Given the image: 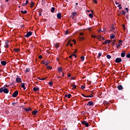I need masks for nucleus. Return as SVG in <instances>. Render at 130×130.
<instances>
[{
  "mask_svg": "<svg viewBox=\"0 0 130 130\" xmlns=\"http://www.w3.org/2000/svg\"><path fill=\"white\" fill-rule=\"evenodd\" d=\"M3 92L6 94H8V93H9V89L5 87H2L0 88V93H3Z\"/></svg>",
  "mask_w": 130,
  "mask_h": 130,
  "instance_id": "1",
  "label": "nucleus"
},
{
  "mask_svg": "<svg viewBox=\"0 0 130 130\" xmlns=\"http://www.w3.org/2000/svg\"><path fill=\"white\" fill-rule=\"evenodd\" d=\"M82 124H84V125H85V126H86V127H88V126H89V123L86 122L85 121H82Z\"/></svg>",
  "mask_w": 130,
  "mask_h": 130,
  "instance_id": "2",
  "label": "nucleus"
},
{
  "mask_svg": "<svg viewBox=\"0 0 130 130\" xmlns=\"http://www.w3.org/2000/svg\"><path fill=\"white\" fill-rule=\"evenodd\" d=\"M18 93H19V92H18V91H14V92L12 94V96H13V97H17V96H18Z\"/></svg>",
  "mask_w": 130,
  "mask_h": 130,
  "instance_id": "3",
  "label": "nucleus"
},
{
  "mask_svg": "<svg viewBox=\"0 0 130 130\" xmlns=\"http://www.w3.org/2000/svg\"><path fill=\"white\" fill-rule=\"evenodd\" d=\"M115 62H117V63H118L119 62H121V58H116Z\"/></svg>",
  "mask_w": 130,
  "mask_h": 130,
  "instance_id": "4",
  "label": "nucleus"
},
{
  "mask_svg": "<svg viewBox=\"0 0 130 130\" xmlns=\"http://www.w3.org/2000/svg\"><path fill=\"white\" fill-rule=\"evenodd\" d=\"M32 35V32L29 31L27 33V34L25 36V37H30Z\"/></svg>",
  "mask_w": 130,
  "mask_h": 130,
  "instance_id": "5",
  "label": "nucleus"
},
{
  "mask_svg": "<svg viewBox=\"0 0 130 130\" xmlns=\"http://www.w3.org/2000/svg\"><path fill=\"white\" fill-rule=\"evenodd\" d=\"M16 81L17 83H21L22 82V79L19 77L16 78Z\"/></svg>",
  "mask_w": 130,
  "mask_h": 130,
  "instance_id": "6",
  "label": "nucleus"
},
{
  "mask_svg": "<svg viewBox=\"0 0 130 130\" xmlns=\"http://www.w3.org/2000/svg\"><path fill=\"white\" fill-rule=\"evenodd\" d=\"M4 47H5V48H8L9 47V42L8 41H6L5 42V45L4 46Z\"/></svg>",
  "mask_w": 130,
  "mask_h": 130,
  "instance_id": "7",
  "label": "nucleus"
},
{
  "mask_svg": "<svg viewBox=\"0 0 130 130\" xmlns=\"http://www.w3.org/2000/svg\"><path fill=\"white\" fill-rule=\"evenodd\" d=\"M110 42H111V41H110V40H108L105 41V42L103 43V44L104 45H105V44H107V43H110Z\"/></svg>",
  "mask_w": 130,
  "mask_h": 130,
  "instance_id": "8",
  "label": "nucleus"
},
{
  "mask_svg": "<svg viewBox=\"0 0 130 130\" xmlns=\"http://www.w3.org/2000/svg\"><path fill=\"white\" fill-rule=\"evenodd\" d=\"M96 38L98 39H99V40H104V39L103 38V37H101V36H98L96 37Z\"/></svg>",
  "mask_w": 130,
  "mask_h": 130,
  "instance_id": "9",
  "label": "nucleus"
},
{
  "mask_svg": "<svg viewBox=\"0 0 130 130\" xmlns=\"http://www.w3.org/2000/svg\"><path fill=\"white\" fill-rule=\"evenodd\" d=\"M37 113H38V111H37V110L33 111L32 112V114L33 115H36V114H37Z\"/></svg>",
  "mask_w": 130,
  "mask_h": 130,
  "instance_id": "10",
  "label": "nucleus"
},
{
  "mask_svg": "<svg viewBox=\"0 0 130 130\" xmlns=\"http://www.w3.org/2000/svg\"><path fill=\"white\" fill-rule=\"evenodd\" d=\"M57 17L58 19H61V13H58L57 15Z\"/></svg>",
  "mask_w": 130,
  "mask_h": 130,
  "instance_id": "11",
  "label": "nucleus"
},
{
  "mask_svg": "<svg viewBox=\"0 0 130 130\" xmlns=\"http://www.w3.org/2000/svg\"><path fill=\"white\" fill-rule=\"evenodd\" d=\"M75 16H77V13L74 12L71 15V18H74Z\"/></svg>",
  "mask_w": 130,
  "mask_h": 130,
  "instance_id": "12",
  "label": "nucleus"
},
{
  "mask_svg": "<svg viewBox=\"0 0 130 130\" xmlns=\"http://www.w3.org/2000/svg\"><path fill=\"white\" fill-rule=\"evenodd\" d=\"M117 88L118 89V90H122V89H123V87L122 85H119L117 86Z\"/></svg>",
  "mask_w": 130,
  "mask_h": 130,
  "instance_id": "13",
  "label": "nucleus"
},
{
  "mask_svg": "<svg viewBox=\"0 0 130 130\" xmlns=\"http://www.w3.org/2000/svg\"><path fill=\"white\" fill-rule=\"evenodd\" d=\"M115 37V35L113 34H111L110 36V39H113Z\"/></svg>",
  "mask_w": 130,
  "mask_h": 130,
  "instance_id": "14",
  "label": "nucleus"
},
{
  "mask_svg": "<svg viewBox=\"0 0 130 130\" xmlns=\"http://www.w3.org/2000/svg\"><path fill=\"white\" fill-rule=\"evenodd\" d=\"M1 64H2V66H6V64H7V62L5 61H2Z\"/></svg>",
  "mask_w": 130,
  "mask_h": 130,
  "instance_id": "15",
  "label": "nucleus"
},
{
  "mask_svg": "<svg viewBox=\"0 0 130 130\" xmlns=\"http://www.w3.org/2000/svg\"><path fill=\"white\" fill-rule=\"evenodd\" d=\"M21 87L23 88L24 90H26V87H25V83H21Z\"/></svg>",
  "mask_w": 130,
  "mask_h": 130,
  "instance_id": "16",
  "label": "nucleus"
},
{
  "mask_svg": "<svg viewBox=\"0 0 130 130\" xmlns=\"http://www.w3.org/2000/svg\"><path fill=\"white\" fill-rule=\"evenodd\" d=\"M87 105H89V106H91V105H93V102L92 101L88 102Z\"/></svg>",
  "mask_w": 130,
  "mask_h": 130,
  "instance_id": "17",
  "label": "nucleus"
},
{
  "mask_svg": "<svg viewBox=\"0 0 130 130\" xmlns=\"http://www.w3.org/2000/svg\"><path fill=\"white\" fill-rule=\"evenodd\" d=\"M58 72H59L60 73H61L62 72V69H61V67H59L57 69Z\"/></svg>",
  "mask_w": 130,
  "mask_h": 130,
  "instance_id": "18",
  "label": "nucleus"
},
{
  "mask_svg": "<svg viewBox=\"0 0 130 130\" xmlns=\"http://www.w3.org/2000/svg\"><path fill=\"white\" fill-rule=\"evenodd\" d=\"M54 11H55V8H54V7H52L51 10V13H54Z\"/></svg>",
  "mask_w": 130,
  "mask_h": 130,
  "instance_id": "19",
  "label": "nucleus"
},
{
  "mask_svg": "<svg viewBox=\"0 0 130 130\" xmlns=\"http://www.w3.org/2000/svg\"><path fill=\"white\" fill-rule=\"evenodd\" d=\"M33 90L34 91H38V90H39V88L35 87L33 88Z\"/></svg>",
  "mask_w": 130,
  "mask_h": 130,
  "instance_id": "20",
  "label": "nucleus"
},
{
  "mask_svg": "<svg viewBox=\"0 0 130 130\" xmlns=\"http://www.w3.org/2000/svg\"><path fill=\"white\" fill-rule=\"evenodd\" d=\"M121 56H122V57H124V56H125V52H124V53H122L121 54Z\"/></svg>",
  "mask_w": 130,
  "mask_h": 130,
  "instance_id": "21",
  "label": "nucleus"
},
{
  "mask_svg": "<svg viewBox=\"0 0 130 130\" xmlns=\"http://www.w3.org/2000/svg\"><path fill=\"white\" fill-rule=\"evenodd\" d=\"M25 111H26V112H28V111H31V108H28L27 109H26Z\"/></svg>",
  "mask_w": 130,
  "mask_h": 130,
  "instance_id": "22",
  "label": "nucleus"
},
{
  "mask_svg": "<svg viewBox=\"0 0 130 130\" xmlns=\"http://www.w3.org/2000/svg\"><path fill=\"white\" fill-rule=\"evenodd\" d=\"M34 7V2H31L30 4V8H33Z\"/></svg>",
  "mask_w": 130,
  "mask_h": 130,
  "instance_id": "23",
  "label": "nucleus"
},
{
  "mask_svg": "<svg viewBox=\"0 0 130 130\" xmlns=\"http://www.w3.org/2000/svg\"><path fill=\"white\" fill-rule=\"evenodd\" d=\"M71 42H72V41L70 40H69L67 43V44L66 45V46H69V45H70V44H71Z\"/></svg>",
  "mask_w": 130,
  "mask_h": 130,
  "instance_id": "24",
  "label": "nucleus"
},
{
  "mask_svg": "<svg viewBox=\"0 0 130 130\" xmlns=\"http://www.w3.org/2000/svg\"><path fill=\"white\" fill-rule=\"evenodd\" d=\"M15 52H19V51H20V49L17 48V49H14Z\"/></svg>",
  "mask_w": 130,
  "mask_h": 130,
  "instance_id": "25",
  "label": "nucleus"
},
{
  "mask_svg": "<svg viewBox=\"0 0 130 130\" xmlns=\"http://www.w3.org/2000/svg\"><path fill=\"white\" fill-rule=\"evenodd\" d=\"M71 86L73 87V89H76V87H77L75 84H71Z\"/></svg>",
  "mask_w": 130,
  "mask_h": 130,
  "instance_id": "26",
  "label": "nucleus"
},
{
  "mask_svg": "<svg viewBox=\"0 0 130 130\" xmlns=\"http://www.w3.org/2000/svg\"><path fill=\"white\" fill-rule=\"evenodd\" d=\"M89 17H90V18H93L94 16L93 15V14L92 13H90L89 14Z\"/></svg>",
  "mask_w": 130,
  "mask_h": 130,
  "instance_id": "27",
  "label": "nucleus"
},
{
  "mask_svg": "<svg viewBox=\"0 0 130 130\" xmlns=\"http://www.w3.org/2000/svg\"><path fill=\"white\" fill-rule=\"evenodd\" d=\"M28 72H30V69L26 68L25 70V73H28Z\"/></svg>",
  "mask_w": 130,
  "mask_h": 130,
  "instance_id": "28",
  "label": "nucleus"
},
{
  "mask_svg": "<svg viewBox=\"0 0 130 130\" xmlns=\"http://www.w3.org/2000/svg\"><path fill=\"white\" fill-rule=\"evenodd\" d=\"M45 66H47L48 64H49V61H45Z\"/></svg>",
  "mask_w": 130,
  "mask_h": 130,
  "instance_id": "29",
  "label": "nucleus"
},
{
  "mask_svg": "<svg viewBox=\"0 0 130 130\" xmlns=\"http://www.w3.org/2000/svg\"><path fill=\"white\" fill-rule=\"evenodd\" d=\"M116 45H117V48H119V47H120V46H121V45H122V44H119L117 45V44H116Z\"/></svg>",
  "mask_w": 130,
  "mask_h": 130,
  "instance_id": "30",
  "label": "nucleus"
},
{
  "mask_svg": "<svg viewBox=\"0 0 130 130\" xmlns=\"http://www.w3.org/2000/svg\"><path fill=\"white\" fill-rule=\"evenodd\" d=\"M107 57L108 59H110V58H111V56H110V55H107Z\"/></svg>",
  "mask_w": 130,
  "mask_h": 130,
  "instance_id": "31",
  "label": "nucleus"
},
{
  "mask_svg": "<svg viewBox=\"0 0 130 130\" xmlns=\"http://www.w3.org/2000/svg\"><path fill=\"white\" fill-rule=\"evenodd\" d=\"M48 84L50 86H52V85H53V83L52 82H49Z\"/></svg>",
  "mask_w": 130,
  "mask_h": 130,
  "instance_id": "32",
  "label": "nucleus"
},
{
  "mask_svg": "<svg viewBox=\"0 0 130 130\" xmlns=\"http://www.w3.org/2000/svg\"><path fill=\"white\" fill-rule=\"evenodd\" d=\"M55 47L56 48H58L59 47V45L58 44H55Z\"/></svg>",
  "mask_w": 130,
  "mask_h": 130,
  "instance_id": "33",
  "label": "nucleus"
},
{
  "mask_svg": "<svg viewBox=\"0 0 130 130\" xmlns=\"http://www.w3.org/2000/svg\"><path fill=\"white\" fill-rule=\"evenodd\" d=\"M47 78H42V79H40L39 78V80H41V81H43L44 80H46Z\"/></svg>",
  "mask_w": 130,
  "mask_h": 130,
  "instance_id": "34",
  "label": "nucleus"
},
{
  "mask_svg": "<svg viewBox=\"0 0 130 130\" xmlns=\"http://www.w3.org/2000/svg\"><path fill=\"white\" fill-rule=\"evenodd\" d=\"M71 96H72V95H71V94H68L67 97H68V98H69V99H70V98H71Z\"/></svg>",
  "mask_w": 130,
  "mask_h": 130,
  "instance_id": "35",
  "label": "nucleus"
},
{
  "mask_svg": "<svg viewBox=\"0 0 130 130\" xmlns=\"http://www.w3.org/2000/svg\"><path fill=\"white\" fill-rule=\"evenodd\" d=\"M79 39L80 40H84V39H85V38H84V37H82L79 38Z\"/></svg>",
  "mask_w": 130,
  "mask_h": 130,
  "instance_id": "36",
  "label": "nucleus"
},
{
  "mask_svg": "<svg viewBox=\"0 0 130 130\" xmlns=\"http://www.w3.org/2000/svg\"><path fill=\"white\" fill-rule=\"evenodd\" d=\"M74 55H75V54H72L71 55L69 56V58H72V57H73V56H74Z\"/></svg>",
  "mask_w": 130,
  "mask_h": 130,
  "instance_id": "37",
  "label": "nucleus"
},
{
  "mask_svg": "<svg viewBox=\"0 0 130 130\" xmlns=\"http://www.w3.org/2000/svg\"><path fill=\"white\" fill-rule=\"evenodd\" d=\"M81 60L83 61V60H84V59H85V57L82 56L81 57Z\"/></svg>",
  "mask_w": 130,
  "mask_h": 130,
  "instance_id": "38",
  "label": "nucleus"
},
{
  "mask_svg": "<svg viewBox=\"0 0 130 130\" xmlns=\"http://www.w3.org/2000/svg\"><path fill=\"white\" fill-rule=\"evenodd\" d=\"M47 69H48L49 70H51V69H52V67H50V66H48Z\"/></svg>",
  "mask_w": 130,
  "mask_h": 130,
  "instance_id": "39",
  "label": "nucleus"
},
{
  "mask_svg": "<svg viewBox=\"0 0 130 130\" xmlns=\"http://www.w3.org/2000/svg\"><path fill=\"white\" fill-rule=\"evenodd\" d=\"M114 29H115V27H114V26H112L111 31H113V30H114Z\"/></svg>",
  "mask_w": 130,
  "mask_h": 130,
  "instance_id": "40",
  "label": "nucleus"
},
{
  "mask_svg": "<svg viewBox=\"0 0 130 130\" xmlns=\"http://www.w3.org/2000/svg\"><path fill=\"white\" fill-rule=\"evenodd\" d=\"M102 55V53H99L98 54V57H100V56H101Z\"/></svg>",
  "mask_w": 130,
  "mask_h": 130,
  "instance_id": "41",
  "label": "nucleus"
},
{
  "mask_svg": "<svg viewBox=\"0 0 130 130\" xmlns=\"http://www.w3.org/2000/svg\"><path fill=\"white\" fill-rule=\"evenodd\" d=\"M68 34H69V30H67L65 32V35H68Z\"/></svg>",
  "mask_w": 130,
  "mask_h": 130,
  "instance_id": "42",
  "label": "nucleus"
},
{
  "mask_svg": "<svg viewBox=\"0 0 130 130\" xmlns=\"http://www.w3.org/2000/svg\"><path fill=\"white\" fill-rule=\"evenodd\" d=\"M126 57H128V58H129L130 57V54H127V55H126Z\"/></svg>",
  "mask_w": 130,
  "mask_h": 130,
  "instance_id": "43",
  "label": "nucleus"
},
{
  "mask_svg": "<svg viewBox=\"0 0 130 130\" xmlns=\"http://www.w3.org/2000/svg\"><path fill=\"white\" fill-rule=\"evenodd\" d=\"M121 43H122V41L119 40V44H121Z\"/></svg>",
  "mask_w": 130,
  "mask_h": 130,
  "instance_id": "44",
  "label": "nucleus"
},
{
  "mask_svg": "<svg viewBox=\"0 0 130 130\" xmlns=\"http://www.w3.org/2000/svg\"><path fill=\"white\" fill-rule=\"evenodd\" d=\"M122 13L123 15H125V11H122Z\"/></svg>",
  "mask_w": 130,
  "mask_h": 130,
  "instance_id": "45",
  "label": "nucleus"
},
{
  "mask_svg": "<svg viewBox=\"0 0 130 130\" xmlns=\"http://www.w3.org/2000/svg\"><path fill=\"white\" fill-rule=\"evenodd\" d=\"M29 3V1H28V0H27L26 1V3H25V6H26V5H27V4H28Z\"/></svg>",
  "mask_w": 130,
  "mask_h": 130,
  "instance_id": "46",
  "label": "nucleus"
},
{
  "mask_svg": "<svg viewBox=\"0 0 130 130\" xmlns=\"http://www.w3.org/2000/svg\"><path fill=\"white\" fill-rule=\"evenodd\" d=\"M39 58H40V59H41L42 58V55H40L39 56Z\"/></svg>",
  "mask_w": 130,
  "mask_h": 130,
  "instance_id": "47",
  "label": "nucleus"
},
{
  "mask_svg": "<svg viewBox=\"0 0 130 130\" xmlns=\"http://www.w3.org/2000/svg\"><path fill=\"white\" fill-rule=\"evenodd\" d=\"M81 89H85V86L82 85Z\"/></svg>",
  "mask_w": 130,
  "mask_h": 130,
  "instance_id": "48",
  "label": "nucleus"
},
{
  "mask_svg": "<svg viewBox=\"0 0 130 130\" xmlns=\"http://www.w3.org/2000/svg\"><path fill=\"white\" fill-rule=\"evenodd\" d=\"M27 13V11L25 10L24 11H23L22 14H26Z\"/></svg>",
  "mask_w": 130,
  "mask_h": 130,
  "instance_id": "49",
  "label": "nucleus"
},
{
  "mask_svg": "<svg viewBox=\"0 0 130 130\" xmlns=\"http://www.w3.org/2000/svg\"><path fill=\"white\" fill-rule=\"evenodd\" d=\"M80 35H81V36H82V35H84V33L83 32H80L79 33Z\"/></svg>",
  "mask_w": 130,
  "mask_h": 130,
  "instance_id": "50",
  "label": "nucleus"
},
{
  "mask_svg": "<svg viewBox=\"0 0 130 130\" xmlns=\"http://www.w3.org/2000/svg\"><path fill=\"white\" fill-rule=\"evenodd\" d=\"M92 97H93V95H92L88 96V98H92Z\"/></svg>",
  "mask_w": 130,
  "mask_h": 130,
  "instance_id": "51",
  "label": "nucleus"
},
{
  "mask_svg": "<svg viewBox=\"0 0 130 130\" xmlns=\"http://www.w3.org/2000/svg\"><path fill=\"white\" fill-rule=\"evenodd\" d=\"M92 37H93V38H96V37H97L96 36H92Z\"/></svg>",
  "mask_w": 130,
  "mask_h": 130,
  "instance_id": "52",
  "label": "nucleus"
},
{
  "mask_svg": "<svg viewBox=\"0 0 130 130\" xmlns=\"http://www.w3.org/2000/svg\"><path fill=\"white\" fill-rule=\"evenodd\" d=\"M125 10L127 12H128V9L127 8H125Z\"/></svg>",
  "mask_w": 130,
  "mask_h": 130,
  "instance_id": "53",
  "label": "nucleus"
},
{
  "mask_svg": "<svg viewBox=\"0 0 130 130\" xmlns=\"http://www.w3.org/2000/svg\"><path fill=\"white\" fill-rule=\"evenodd\" d=\"M121 7V5L120 4H119V3L118 5V7Z\"/></svg>",
  "mask_w": 130,
  "mask_h": 130,
  "instance_id": "54",
  "label": "nucleus"
},
{
  "mask_svg": "<svg viewBox=\"0 0 130 130\" xmlns=\"http://www.w3.org/2000/svg\"><path fill=\"white\" fill-rule=\"evenodd\" d=\"M68 77H71V74H69L68 75Z\"/></svg>",
  "mask_w": 130,
  "mask_h": 130,
  "instance_id": "55",
  "label": "nucleus"
},
{
  "mask_svg": "<svg viewBox=\"0 0 130 130\" xmlns=\"http://www.w3.org/2000/svg\"><path fill=\"white\" fill-rule=\"evenodd\" d=\"M73 42H74V43H76V41L75 40H73Z\"/></svg>",
  "mask_w": 130,
  "mask_h": 130,
  "instance_id": "56",
  "label": "nucleus"
},
{
  "mask_svg": "<svg viewBox=\"0 0 130 130\" xmlns=\"http://www.w3.org/2000/svg\"><path fill=\"white\" fill-rule=\"evenodd\" d=\"M94 3H95V4H97V1H96V0H94Z\"/></svg>",
  "mask_w": 130,
  "mask_h": 130,
  "instance_id": "57",
  "label": "nucleus"
},
{
  "mask_svg": "<svg viewBox=\"0 0 130 130\" xmlns=\"http://www.w3.org/2000/svg\"><path fill=\"white\" fill-rule=\"evenodd\" d=\"M123 27L124 28V29L125 30V27H124V25H123Z\"/></svg>",
  "mask_w": 130,
  "mask_h": 130,
  "instance_id": "58",
  "label": "nucleus"
},
{
  "mask_svg": "<svg viewBox=\"0 0 130 130\" xmlns=\"http://www.w3.org/2000/svg\"><path fill=\"white\" fill-rule=\"evenodd\" d=\"M82 95L83 96V97L85 96V94H82Z\"/></svg>",
  "mask_w": 130,
  "mask_h": 130,
  "instance_id": "59",
  "label": "nucleus"
},
{
  "mask_svg": "<svg viewBox=\"0 0 130 130\" xmlns=\"http://www.w3.org/2000/svg\"><path fill=\"white\" fill-rule=\"evenodd\" d=\"M43 63L44 64H45V61H44L43 62Z\"/></svg>",
  "mask_w": 130,
  "mask_h": 130,
  "instance_id": "60",
  "label": "nucleus"
},
{
  "mask_svg": "<svg viewBox=\"0 0 130 130\" xmlns=\"http://www.w3.org/2000/svg\"><path fill=\"white\" fill-rule=\"evenodd\" d=\"M65 97H68V94H65Z\"/></svg>",
  "mask_w": 130,
  "mask_h": 130,
  "instance_id": "61",
  "label": "nucleus"
},
{
  "mask_svg": "<svg viewBox=\"0 0 130 130\" xmlns=\"http://www.w3.org/2000/svg\"><path fill=\"white\" fill-rule=\"evenodd\" d=\"M41 15H42L41 13L39 14V16H41Z\"/></svg>",
  "mask_w": 130,
  "mask_h": 130,
  "instance_id": "62",
  "label": "nucleus"
},
{
  "mask_svg": "<svg viewBox=\"0 0 130 130\" xmlns=\"http://www.w3.org/2000/svg\"><path fill=\"white\" fill-rule=\"evenodd\" d=\"M70 46H73V44H70Z\"/></svg>",
  "mask_w": 130,
  "mask_h": 130,
  "instance_id": "63",
  "label": "nucleus"
},
{
  "mask_svg": "<svg viewBox=\"0 0 130 130\" xmlns=\"http://www.w3.org/2000/svg\"><path fill=\"white\" fill-rule=\"evenodd\" d=\"M63 130H68L67 128L63 129Z\"/></svg>",
  "mask_w": 130,
  "mask_h": 130,
  "instance_id": "64",
  "label": "nucleus"
}]
</instances>
